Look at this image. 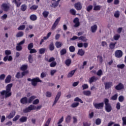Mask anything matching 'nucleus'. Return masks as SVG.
Masks as SVG:
<instances>
[{
	"mask_svg": "<svg viewBox=\"0 0 126 126\" xmlns=\"http://www.w3.org/2000/svg\"><path fill=\"white\" fill-rule=\"evenodd\" d=\"M30 19L32 21H35V20H37V16L36 15H32L30 16Z\"/></svg>",
	"mask_w": 126,
	"mask_h": 126,
	"instance_id": "28",
	"label": "nucleus"
},
{
	"mask_svg": "<svg viewBox=\"0 0 126 126\" xmlns=\"http://www.w3.org/2000/svg\"><path fill=\"white\" fill-rule=\"evenodd\" d=\"M61 95H62V92H58L55 98V100L53 102V106L57 104V103L58 102V101H59V99H60V97H61Z\"/></svg>",
	"mask_w": 126,
	"mask_h": 126,
	"instance_id": "9",
	"label": "nucleus"
},
{
	"mask_svg": "<svg viewBox=\"0 0 126 126\" xmlns=\"http://www.w3.org/2000/svg\"><path fill=\"white\" fill-rule=\"evenodd\" d=\"M46 97H48V98H51V97H52V93H51L50 92H46Z\"/></svg>",
	"mask_w": 126,
	"mask_h": 126,
	"instance_id": "60",
	"label": "nucleus"
},
{
	"mask_svg": "<svg viewBox=\"0 0 126 126\" xmlns=\"http://www.w3.org/2000/svg\"><path fill=\"white\" fill-rule=\"evenodd\" d=\"M20 123H25L27 122V117L23 116L19 119Z\"/></svg>",
	"mask_w": 126,
	"mask_h": 126,
	"instance_id": "26",
	"label": "nucleus"
},
{
	"mask_svg": "<svg viewBox=\"0 0 126 126\" xmlns=\"http://www.w3.org/2000/svg\"><path fill=\"white\" fill-rule=\"evenodd\" d=\"M13 84H9L6 86V90H3L0 92L1 96H5V98H8L12 95V93L11 92V87Z\"/></svg>",
	"mask_w": 126,
	"mask_h": 126,
	"instance_id": "1",
	"label": "nucleus"
},
{
	"mask_svg": "<svg viewBox=\"0 0 126 126\" xmlns=\"http://www.w3.org/2000/svg\"><path fill=\"white\" fill-rule=\"evenodd\" d=\"M97 79H98V77L95 76H93L92 77L89 78V82L90 84H91V83H93V82H95V81H97Z\"/></svg>",
	"mask_w": 126,
	"mask_h": 126,
	"instance_id": "11",
	"label": "nucleus"
},
{
	"mask_svg": "<svg viewBox=\"0 0 126 126\" xmlns=\"http://www.w3.org/2000/svg\"><path fill=\"white\" fill-rule=\"evenodd\" d=\"M118 68H121V69H123L126 66L125 64H120L117 65Z\"/></svg>",
	"mask_w": 126,
	"mask_h": 126,
	"instance_id": "53",
	"label": "nucleus"
},
{
	"mask_svg": "<svg viewBox=\"0 0 126 126\" xmlns=\"http://www.w3.org/2000/svg\"><path fill=\"white\" fill-rule=\"evenodd\" d=\"M38 6L37 5H33L32 6L30 7V9H31V10H36V9H37V8H38Z\"/></svg>",
	"mask_w": 126,
	"mask_h": 126,
	"instance_id": "47",
	"label": "nucleus"
},
{
	"mask_svg": "<svg viewBox=\"0 0 126 126\" xmlns=\"http://www.w3.org/2000/svg\"><path fill=\"white\" fill-rule=\"evenodd\" d=\"M25 43V39H24L22 41H20L19 43L17 44L16 47V50L18 52H20L22 51V45H23Z\"/></svg>",
	"mask_w": 126,
	"mask_h": 126,
	"instance_id": "4",
	"label": "nucleus"
},
{
	"mask_svg": "<svg viewBox=\"0 0 126 126\" xmlns=\"http://www.w3.org/2000/svg\"><path fill=\"white\" fill-rule=\"evenodd\" d=\"M97 59L98 61L100 63H103V57L101 56H97Z\"/></svg>",
	"mask_w": 126,
	"mask_h": 126,
	"instance_id": "56",
	"label": "nucleus"
},
{
	"mask_svg": "<svg viewBox=\"0 0 126 126\" xmlns=\"http://www.w3.org/2000/svg\"><path fill=\"white\" fill-rule=\"evenodd\" d=\"M83 93L85 96H90L91 95V92L90 91H85Z\"/></svg>",
	"mask_w": 126,
	"mask_h": 126,
	"instance_id": "29",
	"label": "nucleus"
},
{
	"mask_svg": "<svg viewBox=\"0 0 126 126\" xmlns=\"http://www.w3.org/2000/svg\"><path fill=\"white\" fill-rule=\"evenodd\" d=\"M27 9V5L26 4H23L21 6V10L22 11H25Z\"/></svg>",
	"mask_w": 126,
	"mask_h": 126,
	"instance_id": "34",
	"label": "nucleus"
},
{
	"mask_svg": "<svg viewBox=\"0 0 126 126\" xmlns=\"http://www.w3.org/2000/svg\"><path fill=\"white\" fill-rule=\"evenodd\" d=\"M104 101L105 104V110L107 113H110L112 111V106H111V104L109 103V99L108 98H105Z\"/></svg>",
	"mask_w": 126,
	"mask_h": 126,
	"instance_id": "3",
	"label": "nucleus"
},
{
	"mask_svg": "<svg viewBox=\"0 0 126 126\" xmlns=\"http://www.w3.org/2000/svg\"><path fill=\"white\" fill-rule=\"evenodd\" d=\"M96 75H97V76H99V77H101V76L103 75V71L102 70V69H99L97 71V72H96Z\"/></svg>",
	"mask_w": 126,
	"mask_h": 126,
	"instance_id": "30",
	"label": "nucleus"
},
{
	"mask_svg": "<svg viewBox=\"0 0 126 126\" xmlns=\"http://www.w3.org/2000/svg\"><path fill=\"white\" fill-rule=\"evenodd\" d=\"M82 87L83 88V90H85V89H88L89 87L87 84H84L83 85H82Z\"/></svg>",
	"mask_w": 126,
	"mask_h": 126,
	"instance_id": "57",
	"label": "nucleus"
},
{
	"mask_svg": "<svg viewBox=\"0 0 126 126\" xmlns=\"http://www.w3.org/2000/svg\"><path fill=\"white\" fill-rule=\"evenodd\" d=\"M120 38H121V35L120 34H115L114 36H113V39L115 40V41H118V40H119V39H120Z\"/></svg>",
	"mask_w": 126,
	"mask_h": 126,
	"instance_id": "41",
	"label": "nucleus"
},
{
	"mask_svg": "<svg viewBox=\"0 0 126 126\" xmlns=\"http://www.w3.org/2000/svg\"><path fill=\"white\" fill-rule=\"evenodd\" d=\"M47 76V72H42L40 74V77L41 78H44Z\"/></svg>",
	"mask_w": 126,
	"mask_h": 126,
	"instance_id": "59",
	"label": "nucleus"
},
{
	"mask_svg": "<svg viewBox=\"0 0 126 126\" xmlns=\"http://www.w3.org/2000/svg\"><path fill=\"white\" fill-rule=\"evenodd\" d=\"M15 114H16L15 111H12L6 116L7 119H12L15 116Z\"/></svg>",
	"mask_w": 126,
	"mask_h": 126,
	"instance_id": "14",
	"label": "nucleus"
},
{
	"mask_svg": "<svg viewBox=\"0 0 126 126\" xmlns=\"http://www.w3.org/2000/svg\"><path fill=\"white\" fill-rule=\"evenodd\" d=\"M33 47H34V45L33 44V43H30L28 46V49L29 51L32 49Z\"/></svg>",
	"mask_w": 126,
	"mask_h": 126,
	"instance_id": "49",
	"label": "nucleus"
},
{
	"mask_svg": "<svg viewBox=\"0 0 126 126\" xmlns=\"http://www.w3.org/2000/svg\"><path fill=\"white\" fill-rule=\"evenodd\" d=\"M116 44H117V42H115V43L111 42L109 44V49L110 50H114V49H115V48L116 47Z\"/></svg>",
	"mask_w": 126,
	"mask_h": 126,
	"instance_id": "23",
	"label": "nucleus"
},
{
	"mask_svg": "<svg viewBox=\"0 0 126 126\" xmlns=\"http://www.w3.org/2000/svg\"><path fill=\"white\" fill-rule=\"evenodd\" d=\"M78 106H79V102H74L70 105V107L72 108H76V107H78Z\"/></svg>",
	"mask_w": 126,
	"mask_h": 126,
	"instance_id": "31",
	"label": "nucleus"
},
{
	"mask_svg": "<svg viewBox=\"0 0 126 126\" xmlns=\"http://www.w3.org/2000/svg\"><path fill=\"white\" fill-rule=\"evenodd\" d=\"M73 124H77V118L76 117H73Z\"/></svg>",
	"mask_w": 126,
	"mask_h": 126,
	"instance_id": "63",
	"label": "nucleus"
},
{
	"mask_svg": "<svg viewBox=\"0 0 126 126\" xmlns=\"http://www.w3.org/2000/svg\"><path fill=\"white\" fill-rule=\"evenodd\" d=\"M12 59V56L6 55L5 57H4L3 61L4 62H7V61H8V62H11Z\"/></svg>",
	"mask_w": 126,
	"mask_h": 126,
	"instance_id": "16",
	"label": "nucleus"
},
{
	"mask_svg": "<svg viewBox=\"0 0 126 126\" xmlns=\"http://www.w3.org/2000/svg\"><path fill=\"white\" fill-rule=\"evenodd\" d=\"M28 102V99H27V97H23L21 99V103L22 104H26V103H27Z\"/></svg>",
	"mask_w": 126,
	"mask_h": 126,
	"instance_id": "25",
	"label": "nucleus"
},
{
	"mask_svg": "<svg viewBox=\"0 0 126 126\" xmlns=\"http://www.w3.org/2000/svg\"><path fill=\"white\" fill-rule=\"evenodd\" d=\"M57 48H61L63 46V43L61 42L57 41L55 43Z\"/></svg>",
	"mask_w": 126,
	"mask_h": 126,
	"instance_id": "36",
	"label": "nucleus"
},
{
	"mask_svg": "<svg viewBox=\"0 0 126 126\" xmlns=\"http://www.w3.org/2000/svg\"><path fill=\"white\" fill-rule=\"evenodd\" d=\"M123 126H126V117H123L122 118Z\"/></svg>",
	"mask_w": 126,
	"mask_h": 126,
	"instance_id": "58",
	"label": "nucleus"
},
{
	"mask_svg": "<svg viewBox=\"0 0 126 126\" xmlns=\"http://www.w3.org/2000/svg\"><path fill=\"white\" fill-rule=\"evenodd\" d=\"M118 100L119 102H124V100H125V97L123 95H120L118 98Z\"/></svg>",
	"mask_w": 126,
	"mask_h": 126,
	"instance_id": "54",
	"label": "nucleus"
},
{
	"mask_svg": "<svg viewBox=\"0 0 126 126\" xmlns=\"http://www.w3.org/2000/svg\"><path fill=\"white\" fill-rule=\"evenodd\" d=\"M42 108V105H39L37 107L34 105H30L28 108L23 110V112L25 113H29V112H31V111H33V110H40Z\"/></svg>",
	"mask_w": 126,
	"mask_h": 126,
	"instance_id": "2",
	"label": "nucleus"
},
{
	"mask_svg": "<svg viewBox=\"0 0 126 126\" xmlns=\"http://www.w3.org/2000/svg\"><path fill=\"white\" fill-rule=\"evenodd\" d=\"M115 57L118 59H120L123 57V51L117 50L115 52Z\"/></svg>",
	"mask_w": 126,
	"mask_h": 126,
	"instance_id": "7",
	"label": "nucleus"
},
{
	"mask_svg": "<svg viewBox=\"0 0 126 126\" xmlns=\"http://www.w3.org/2000/svg\"><path fill=\"white\" fill-rule=\"evenodd\" d=\"M74 6L75 8H76L77 10H81V9L82 8V5L80 2L76 3L74 5Z\"/></svg>",
	"mask_w": 126,
	"mask_h": 126,
	"instance_id": "13",
	"label": "nucleus"
},
{
	"mask_svg": "<svg viewBox=\"0 0 126 126\" xmlns=\"http://www.w3.org/2000/svg\"><path fill=\"white\" fill-rule=\"evenodd\" d=\"M71 63V60L67 59L65 61V64L67 65V66H69V65Z\"/></svg>",
	"mask_w": 126,
	"mask_h": 126,
	"instance_id": "50",
	"label": "nucleus"
},
{
	"mask_svg": "<svg viewBox=\"0 0 126 126\" xmlns=\"http://www.w3.org/2000/svg\"><path fill=\"white\" fill-rule=\"evenodd\" d=\"M13 3H15L17 7H19L21 5V2L17 1V0H13L12 1Z\"/></svg>",
	"mask_w": 126,
	"mask_h": 126,
	"instance_id": "27",
	"label": "nucleus"
},
{
	"mask_svg": "<svg viewBox=\"0 0 126 126\" xmlns=\"http://www.w3.org/2000/svg\"><path fill=\"white\" fill-rule=\"evenodd\" d=\"M60 20L61 17H59L56 20L55 22H54L52 27L51 29H52V30H54L56 28V27H57V26L58 25V24H59V22H60Z\"/></svg>",
	"mask_w": 126,
	"mask_h": 126,
	"instance_id": "10",
	"label": "nucleus"
},
{
	"mask_svg": "<svg viewBox=\"0 0 126 126\" xmlns=\"http://www.w3.org/2000/svg\"><path fill=\"white\" fill-rule=\"evenodd\" d=\"M19 118H20V115H17L13 119V122H16V121H18V120L19 119Z\"/></svg>",
	"mask_w": 126,
	"mask_h": 126,
	"instance_id": "55",
	"label": "nucleus"
},
{
	"mask_svg": "<svg viewBox=\"0 0 126 126\" xmlns=\"http://www.w3.org/2000/svg\"><path fill=\"white\" fill-rule=\"evenodd\" d=\"M11 81V75H8L5 79V83H9Z\"/></svg>",
	"mask_w": 126,
	"mask_h": 126,
	"instance_id": "19",
	"label": "nucleus"
},
{
	"mask_svg": "<svg viewBox=\"0 0 126 126\" xmlns=\"http://www.w3.org/2000/svg\"><path fill=\"white\" fill-rule=\"evenodd\" d=\"M38 82L42 83V81L40 79V78L37 77L33 78L32 79V86H37Z\"/></svg>",
	"mask_w": 126,
	"mask_h": 126,
	"instance_id": "5",
	"label": "nucleus"
},
{
	"mask_svg": "<svg viewBox=\"0 0 126 126\" xmlns=\"http://www.w3.org/2000/svg\"><path fill=\"white\" fill-rule=\"evenodd\" d=\"M27 67H28V66L27 65H22V66L20 67L21 70H23V71H24V70H26L27 69Z\"/></svg>",
	"mask_w": 126,
	"mask_h": 126,
	"instance_id": "44",
	"label": "nucleus"
},
{
	"mask_svg": "<svg viewBox=\"0 0 126 126\" xmlns=\"http://www.w3.org/2000/svg\"><path fill=\"white\" fill-rule=\"evenodd\" d=\"M39 54H40V55H42L43 54H45V52H46V48H41L40 49H39L38 51Z\"/></svg>",
	"mask_w": 126,
	"mask_h": 126,
	"instance_id": "42",
	"label": "nucleus"
},
{
	"mask_svg": "<svg viewBox=\"0 0 126 126\" xmlns=\"http://www.w3.org/2000/svg\"><path fill=\"white\" fill-rule=\"evenodd\" d=\"M5 54L6 56H8L9 55H11V51H10V50H5Z\"/></svg>",
	"mask_w": 126,
	"mask_h": 126,
	"instance_id": "64",
	"label": "nucleus"
},
{
	"mask_svg": "<svg viewBox=\"0 0 126 126\" xmlns=\"http://www.w3.org/2000/svg\"><path fill=\"white\" fill-rule=\"evenodd\" d=\"M28 60L30 63H33V56H32V55L30 54L29 55Z\"/></svg>",
	"mask_w": 126,
	"mask_h": 126,
	"instance_id": "32",
	"label": "nucleus"
},
{
	"mask_svg": "<svg viewBox=\"0 0 126 126\" xmlns=\"http://www.w3.org/2000/svg\"><path fill=\"white\" fill-rule=\"evenodd\" d=\"M24 36V32H19L16 34V38H21V37H23Z\"/></svg>",
	"mask_w": 126,
	"mask_h": 126,
	"instance_id": "20",
	"label": "nucleus"
},
{
	"mask_svg": "<svg viewBox=\"0 0 126 126\" xmlns=\"http://www.w3.org/2000/svg\"><path fill=\"white\" fill-rule=\"evenodd\" d=\"M65 54H66V49L65 48L62 49L60 51V54L61 56H63V55H65Z\"/></svg>",
	"mask_w": 126,
	"mask_h": 126,
	"instance_id": "37",
	"label": "nucleus"
},
{
	"mask_svg": "<svg viewBox=\"0 0 126 126\" xmlns=\"http://www.w3.org/2000/svg\"><path fill=\"white\" fill-rule=\"evenodd\" d=\"M114 16L116 17V18H119V17H120V11H116L114 13Z\"/></svg>",
	"mask_w": 126,
	"mask_h": 126,
	"instance_id": "45",
	"label": "nucleus"
},
{
	"mask_svg": "<svg viewBox=\"0 0 126 126\" xmlns=\"http://www.w3.org/2000/svg\"><path fill=\"white\" fill-rule=\"evenodd\" d=\"M49 49L50 51H54L55 50V46L54 45V43L52 42L49 45Z\"/></svg>",
	"mask_w": 126,
	"mask_h": 126,
	"instance_id": "43",
	"label": "nucleus"
},
{
	"mask_svg": "<svg viewBox=\"0 0 126 126\" xmlns=\"http://www.w3.org/2000/svg\"><path fill=\"white\" fill-rule=\"evenodd\" d=\"M97 25H94L91 27V31L92 33H95L97 31Z\"/></svg>",
	"mask_w": 126,
	"mask_h": 126,
	"instance_id": "22",
	"label": "nucleus"
},
{
	"mask_svg": "<svg viewBox=\"0 0 126 126\" xmlns=\"http://www.w3.org/2000/svg\"><path fill=\"white\" fill-rule=\"evenodd\" d=\"M115 89L116 90H122V89H124V85L122 83H119L115 87Z\"/></svg>",
	"mask_w": 126,
	"mask_h": 126,
	"instance_id": "18",
	"label": "nucleus"
},
{
	"mask_svg": "<svg viewBox=\"0 0 126 126\" xmlns=\"http://www.w3.org/2000/svg\"><path fill=\"white\" fill-rule=\"evenodd\" d=\"M25 28H26V26H25V25H22L20 26L17 29L18 30H19V31L20 30L23 31V30H24Z\"/></svg>",
	"mask_w": 126,
	"mask_h": 126,
	"instance_id": "39",
	"label": "nucleus"
},
{
	"mask_svg": "<svg viewBox=\"0 0 126 126\" xmlns=\"http://www.w3.org/2000/svg\"><path fill=\"white\" fill-rule=\"evenodd\" d=\"M1 8L4 11H8L10 8V5L6 3H3L1 5Z\"/></svg>",
	"mask_w": 126,
	"mask_h": 126,
	"instance_id": "6",
	"label": "nucleus"
},
{
	"mask_svg": "<svg viewBox=\"0 0 126 126\" xmlns=\"http://www.w3.org/2000/svg\"><path fill=\"white\" fill-rule=\"evenodd\" d=\"M104 88L106 90L110 89L113 86V83L112 82H106L104 83Z\"/></svg>",
	"mask_w": 126,
	"mask_h": 126,
	"instance_id": "8",
	"label": "nucleus"
},
{
	"mask_svg": "<svg viewBox=\"0 0 126 126\" xmlns=\"http://www.w3.org/2000/svg\"><path fill=\"white\" fill-rule=\"evenodd\" d=\"M101 123V121L100 118H97L95 120L96 125H97V126H99V125H100Z\"/></svg>",
	"mask_w": 126,
	"mask_h": 126,
	"instance_id": "52",
	"label": "nucleus"
},
{
	"mask_svg": "<svg viewBox=\"0 0 126 126\" xmlns=\"http://www.w3.org/2000/svg\"><path fill=\"white\" fill-rule=\"evenodd\" d=\"M36 97L35 95H32V96H31L29 99L28 100V102L31 103H32V102H33V101H34V100H35V99H36Z\"/></svg>",
	"mask_w": 126,
	"mask_h": 126,
	"instance_id": "24",
	"label": "nucleus"
},
{
	"mask_svg": "<svg viewBox=\"0 0 126 126\" xmlns=\"http://www.w3.org/2000/svg\"><path fill=\"white\" fill-rule=\"evenodd\" d=\"M69 50L71 53H73L75 51V47L73 46H71L69 47Z\"/></svg>",
	"mask_w": 126,
	"mask_h": 126,
	"instance_id": "48",
	"label": "nucleus"
},
{
	"mask_svg": "<svg viewBox=\"0 0 126 126\" xmlns=\"http://www.w3.org/2000/svg\"><path fill=\"white\" fill-rule=\"evenodd\" d=\"M101 7H102V6H101L100 5H94V10H95V11L100 10V9H101Z\"/></svg>",
	"mask_w": 126,
	"mask_h": 126,
	"instance_id": "38",
	"label": "nucleus"
},
{
	"mask_svg": "<svg viewBox=\"0 0 126 126\" xmlns=\"http://www.w3.org/2000/svg\"><path fill=\"white\" fill-rule=\"evenodd\" d=\"M78 39L83 41V42H86L87 41V39L84 36H80L78 38Z\"/></svg>",
	"mask_w": 126,
	"mask_h": 126,
	"instance_id": "46",
	"label": "nucleus"
},
{
	"mask_svg": "<svg viewBox=\"0 0 126 126\" xmlns=\"http://www.w3.org/2000/svg\"><path fill=\"white\" fill-rule=\"evenodd\" d=\"M76 71V69L73 70H72L71 71H70L67 76V77H68V78H70V77H72V76H73V75H74V73H75V72Z\"/></svg>",
	"mask_w": 126,
	"mask_h": 126,
	"instance_id": "17",
	"label": "nucleus"
},
{
	"mask_svg": "<svg viewBox=\"0 0 126 126\" xmlns=\"http://www.w3.org/2000/svg\"><path fill=\"white\" fill-rule=\"evenodd\" d=\"M57 65V62H53L50 63L51 67H55Z\"/></svg>",
	"mask_w": 126,
	"mask_h": 126,
	"instance_id": "62",
	"label": "nucleus"
},
{
	"mask_svg": "<svg viewBox=\"0 0 126 126\" xmlns=\"http://www.w3.org/2000/svg\"><path fill=\"white\" fill-rule=\"evenodd\" d=\"M74 102H80V103H81V104H83V101L81 100V99L79 98L78 97H76L74 99Z\"/></svg>",
	"mask_w": 126,
	"mask_h": 126,
	"instance_id": "35",
	"label": "nucleus"
},
{
	"mask_svg": "<svg viewBox=\"0 0 126 126\" xmlns=\"http://www.w3.org/2000/svg\"><path fill=\"white\" fill-rule=\"evenodd\" d=\"M32 28H33V26L30 25L27 26L25 31H29L30 29L32 30Z\"/></svg>",
	"mask_w": 126,
	"mask_h": 126,
	"instance_id": "51",
	"label": "nucleus"
},
{
	"mask_svg": "<svg viewBox=\"0 0 126 126\" xmlns=\"http://www.w3.org/2000/svg\"><path fill=\"white\" fill-rule=\"evenodd\" d=\"M70 121H71V116L68 115L66 118H65V122L66 123H70Z\"/></svg>",
	"mask_w": 126,
	"mask_h": 126,
	"instance_id": "33",
	"label": "nucleus"
},
{
	"mask_svg": "<svg viewBox=\"0 0 126 126\" xmlns=\"http://www.w3.org/2000/svg\"><path fill=\"white\" fill-rule=\"evenodd\" d=\"M73 22L75 23L74 27H78V26L80 25V23H79V19H78V18H75L73 20Z\"/></svg>",
	"mask_w": 126,
	"mask_h": 126,
	"instance_id": "15",
	"label": "nucleus"
},
{
	"mask_svg": "<svg viewBox=\"0 0 126 126\" xmlns=\"http://www.w3.org/2000/svg\"><path fill=\"white\" fill-rule=\"evenodd\" d=\"M84 54H85V51L83 50L82 49H79L77 54L79 55V56H81V57H83V56H84Z\"/></svg>",
	"mask_w": 126,
	"mask_h": 126,
	"instance_id": "21",
	"label": "nucleus"
},
{
	"mask_svg": "<svg viewBox=\"0 0 126 126\" xmlns=\"http://www.w3.org/2000/svg\"><path fill=\"white\" fill-rule=\"evenodd\" d=\"M118 99V94H115L111 97V100H116Z\"/></svg>",
	"mask_w": 126,
	"mask_h": 126,
	"instance_id": "61",
	"label": "nucleus"
},
{
	"mask_svg": "<svg viewBox=\"0 0 126 126\" xmlns=\"http://www.w3.org/2000/svg\"><path fill=\"white\" fill-rule=\"evenodd\" d=\"M94 106L95 107V109H101L104 107V103H94Z\"/></svg>",
	"mask_w": 126,
	"mask_h": 126,
	"instance_id": "12",
	"label": "nucleus"
},
{
	"mask_svg": "<svg viewBox=\"0 0 126 126\" xmlns=\"http://www.w3.org/2000/svg\"><path fill=\"white\" fill-rule=\"evenodd\" d=\"M42 15L44 18H47V17H48V16L49 15V11H43V12L42 13Z\"/></svg>",
	"mask_w": 126,
	"mask_h": 126,
	"instance_id": "40",
	"label": "nucleus"
}]
</instances>
